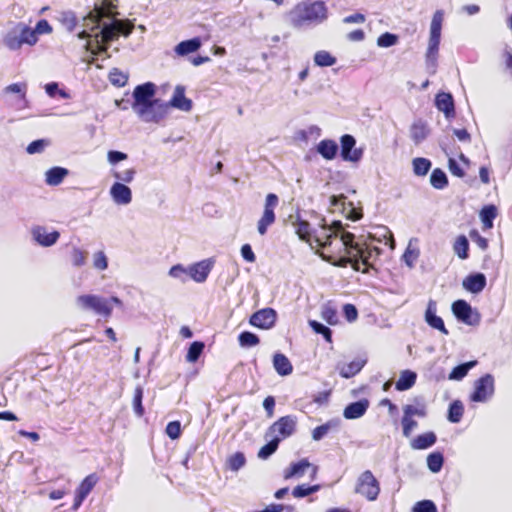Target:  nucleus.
Listing matches in <instances>:
<instances>
[{
  "mask_svg": "<svg viewBox=\"0 0 512 512\" xmlns=\"http://www.w3.org/2000/svg\"><path fill=\"white\" fill-rule=\"evenodd\" d=\"M321 316L330 325H336L338 323L337 311L330 304H326L322 307Z\"/></svg>",
  "mask_w": 512,
  "mask_h": 512,
  "instance_id": "nucleus-50",
  "label": "nucleus"
},
{
  "mask_svg": "<svg viewBox=\"0 0 512 512\" xmlns=\"http://www.w3.org/2000/svg\"><path fill=\"white\" fill-rule=\"evenodd\" d=\"M413 512H437V507L431 500L417 502L412 509Z\"/></svg>",
  "mask_w": 512,
  "mask_h": 512,
  "instance_id": "nucleus-62",
  "label": "nucleus"
},
{
  "mask_svg": "<svg viewBox=\"0 0 512 512\" xmlns=\"http://www.w3.org/2000/svg\"><path fill=\"white\" fill-rule=\"evenodd\" d=\"M443 462L444 458L440 452H433L427 457V466L433 473H437L442 469Z\"/></svg>",
  "mask_w": 512,
  "mask_h": 512,
  "instance_id": "nucleus-46",
  "label": "nucleus"
},
{
  "mask_svg": "<svg viewBox=\"0 0 512 512\" xmlns=\"http://www.w3.org/2000/svg\"><path fill=\"white\" fill-rule=\"evenodd\" d=\"M417 375L411 370L402 371L398 381L396 382V389L398 391H405L413 387L416 382Z\"/></svg>",
  "mask_w": 512,
  "mask_h": 512,
  "instance_id": "nucleus-35",
  "label": "nucleus"
},
{
  "mask_svg": "<svg viewBox=\"0 0 512 512\" xmlns=\"http://www.w3.org/2000/svg\"><path fill=\"white\" fill-rule=\"evenodd\" d=\"M169 275L173 278L181 280L182 282H185L186 276L189 274H188V269H186L185 267H183L180 264H177L170 268Z\"/></svg>",
  "mask_w": 512,
  "mask_h": 512,
  "instance_id": "nucleus-64",
  "label": "nucleus"
},
{
  "mask_svg": "<svg viewBox=\"0 0 512 512\" xmlns=\"http://www.w3.org/2000/svg\"><path fill=\"white\" fill-rule=\"evenodd\" d=\"M327 17L328 12L325 3L314 1L296 6L290 14V22L294 28H302L310 24H320Z\"/></svg>",
  "mask_w": 512,
  "mask_h": 512,
  "instance_id": "nucleus-4",
  "label": "nucleus"
},
{
  "mask_svg": "<svg viewBox=\"0 0 512 512\" xmlns=\"http://www.w3.org/2000/svg\"><path fill=\"white\" fill-rule=\"evenodd\" d=\"M369 407V401L362 399L353 403H350L343 412V416L346 419H358L363 416Z\"/></svg>",
  "mask_w": 512,
  "mask_h": 512,
  "instance_id": "nucleus-25",
  "label": "nucleus"
},
{
  "mask_svg": "<svg viewBox=\"0 0 512 512\" xmlns=\"http://www.w3.org/2000/svg\"><path fill=\"white\" fill-rule=\"evenodd\" d=\"M453 249L460 259H467L469 249L468 239L464 235L457 237L453 245Z\"/></svg>",
  "mask_w": 512,
  "mask_h": 512,
  "instance_id": "nucleus-44",
  "label": "nucleus"
},
{
  "mask_svg": "<svg viewBox=\"0 0 512 512\" xmlns=\"http://www.w3.org/2000/svg\"><path fill=\"white\" fill-rule=\"evenodd\" d=\"M99 482V477L96 473H91L87 475L79 486L75 490V497L72 509L74 511L78 510L82 505L83 501L89 495V493L94 489L96 484Z\"/></svg>",
  "mask_w": 512,
  "mask_h": 512,
  "instance_id": "nucleus-15",
  "label": "nucleus"
},
{
  "mask_svg": "<svg viewBox=\"0 0 512 512\" xmlns=\"http://www.w3.org/2000/svg\"><path fill=\"white\" fill-rule=\"evenodd\" d=\"M402 432L406 438H409L412 432L417 428L418 423L414 418L402 417Z\"/></svg>",
  "mask_w": 512,
  "mask_h": 512,
  "instance_id": "nucleus-58",
  "label": "nucleus"
},
{
  "mask_svg": "<svg viewBox=\"0 0 512 512\" xmlns=\"http://www.w3.org/2000/svg\"><path fill=\"white\" fill-rule=\"evenodd\" d=\"M330 204L332 207L340 209L347 219L356 221L362 217L361 210L355 208L352 202H346L344 195L332 196L330 198Z\"/></svg>",
  "mask_w": 512,
  "mask_h": 512,
  "instance_id": "nucleus-18",
  "label": "nucleus"
},
{
  "mask_svg": "<svg viewBox=\"0 0 512 512\" xmlns=\"http://www.w3.org/2000/svg\"><path fill=\"white\" fill-rule=\"evenodd\" d=\"M355 492L369 501L377 499L380 493V485L370 470H366L360 474L357 479Z\"/></svg>",
  "mask_w": 512,
  "mask_h": 512,
  "instance_id": "nucleus-7",
  "label": "nucleus"
},
{
  "mask_svg": "<svg viewBox=\"0 0 512 512\" xmlns=\"http://www.w3.org/2000/svg\"><path fill=\"white\" fill-rule=\"evenodd\" d=\"M311 466L307 459H302L299 462L292 463L288 468L284 470L283 477L285 480L292 478L302 477L306 470Z\"/></svg>",
  "mask_w": 512,
  "mask_h": 512,
  "instance_id": "nucleus-27",
  "label": "nucleus"
},
{
  "mask_svg": "<svg viewBox=\"0 0 512 512\" xmlns=\"http://www.w3.org/2000/svg\"><path fill=\"white\" fill-rule=\"evenodd\" d=\"M293 225L295 227L296 233L299 236V238L308 242L310 244V246H312V235L310 232V224L307 221L298 218L293 223Z\"/></svg>",
  "mask_w": 512,
  "mask_h": 512,
  "instance_id": "nucleus-39",
  "label": "nucleus"
},
{
  "mask_svg": "<svg viewBox=\"0 0 512 512\" xmlns=\"http://www.w3.org/2000/svg\"><path fill=\"white\" fill-rule=\"evenodd\" d=\"M212 267L213 261L211 259L202 260L191 265L188 268V274L195 282L203 283L206 281Z\"/></svg>",
  "mask_w": 512,
  "mask_h": 512,
  "instance_id": "nucleus-20",
  "label": "nucleus"
},
{
  "mask_svg": "<svg viewBox=\"0 0 512 512\" xmlns=\"http://www.w3.org/2000/svg\"><path fill=\"white\" fill-rule=\"evenodd\" d=\"M93 266L100 271L107 269L108 259L103 251H98L93 254Z\"/></svg>",
  "mask_w": 512,
  "mask_h": 512,
  "instance_id": "nucleus-61",
  "label": "nucleus"
},
{
  "mask_svg": "<svg viewBox=\"0 0 512 512\" xmlns=\"http://www.w3.org/2000/svg\"><path fill=\"white\" fill-rule=\"evenodd\" d=\"M354 234L350 232H343L340 239L337 241V250L340 254L338 260H335L333 256H327L324 253H319L322 259L332 263L335 266L345 267L347 264H351L355 270H360V262L363 265H369V261L372 258L377 257L381 250L376 246H370L368 244H360L354 241Z\"/></svg>",
  "mask_w": 512,
  "mask_h": 512,
  "instance_id": "nucleus-2",
  "label": "nucleus"
},
{
  "mask_svg": "<svg viewBox=\"0 0 512 512\" xmlns=\"http://www.w3.org/2000/svg\"><path fill=\"white\" fill-rule=\"evenodd\" d=\"M170 107L177 108L184 112H189L192 109V101L185 97V88L183 86H176L173 96L169 102H165Z\"/></svg>",
  "mask_w": 512,
  "mask_h": 512,
  "instance_id": "nucleus-21",
  "label": "nucleus"
},
{
  "mask_svg": "<svg viewBox=\"0 0 512 512\" xmlns=\"http://www.w3.org/2000/svg\"><path fill=\"white\" fill-rule=\"evenodd\" d=\"M398 41V36L389 32L383 33L377 39V45L380 47H391Z\"/></svg>",
  "mask_w": 512,
  "mask_h": 512,
  "instance_id": "nucleus-60",
  "label": "nucleus"
},
{
  "mask_svg": "<svg viewBox=\"0 0 512 512\" xmlns=\"http://www.w3.org/2000/svg\"><path fill=\"white\" fill-rule=\"evenodd\" d=\"M156 86L152 82L137 85L133 91L132 109L146 123H159L168 114V105L155 99Z\"/></svg>",
  "mask_w": 512,
  "mask_h": 512,
  "instance_id": "nucleus-3",
  "label": "nucleus"
},
{
  "mask_svg": "<svg viewBox=\"0 0 512 512\" xmlns=\"http://www.w3.org/2000/svg\"><path fill=\"white\" fill-rule=\"evenodd\" d=\"M136 174V170L134 168H129L123 171L113 170L112 176L117 180L116 182L131 183L134 180Z\"/></svg>",
  "mask_w": 512,
  "mask_h": 512,
  "instance_id": "nucleus-48",
  "label": "nucleus"
},
{
  "mask_svg": "<svg viewBox=\"0 0 512 512\" xmlns=\"http://www.w3.org/2000/svg\"><path fill=\"white\" fill-rule=\"evenodd\" d=\"M435 104L438 110L442 111L445 114L446 118L449 119L454 116V101L451 94L444 92L439 93L436 96Z\"/></svg>",
  "mask_w": 512,
  "mask_h": 512,
  "instance_id": "nucleus-26",
  "label": "nucleus"
},
{
  "mask_svg": "<svg viewBox=\"0 0 512 512\" xmlns=\"http://www.w3.org/2000/svg\"><path fill=\"white\" fill-rule=\"evenodd\" d=\"M314 62L320 67H330L336 63V58L333 57L329 52L321 50L315 53Z\"/></svg>",
  "mask_w": 512,
  "mask_h": 512,
  "instance_id": "nucleus-45",
  "label": "nucleus"
},
{
  "mask_svg": "<svg viewBox=\"0 0 512 512\" xmlns=\"http://www.w3.org/2000/svg\"><path fill=\"white\" fill-rule=\"evenodd\" d=\"M497 216V208L494 205L484 206L480 211V219L483 223V228L489 230L493 227V221Z\"/></svg>",
  "mask_w": 512,
  "mask_h": 512,
  "instance_id": "nucleus-36",
  "label": "nucleus"
},
{
  "mask_svg": "<svg viewBox=\"0 0 512 512\" xmlns=\"http://www.w3.org/2000/svg\"><path fill=\"white\" fill-rule=\"evenodd\" d=\"M341 157L345 161L359 162L362 158V149L355 148L356 140L352 135L345 134L341 137Z\"/></svg>",
  "mask_w": 512,
  "mask_h": 512,
  "instance_id": "nucleus-16",
  "label": "nucleus"
},
{
  "mask_svg": "<svg viewBox=\"0 0 512 512\" xmlns=\"http://www.w3.org/2000/svg\"><path fill=\"white\" fill-rule=\"evenodd\" d=\"M277 314L272 308L261 309L250 317V324L260 329H270L276 322Z\"/></svg>",
  "mask_w": 512,
  "mask_h": 512,
  "instance_id": "nucleus-17",
  "label": "nucleus"
},
{
  "mask_svg": "<svg viewBox=\"0 0 512 512\" xmlns=\"http://www.w3.org/2000/svg\"><path fill=\"white\" fill-rule=\"evenodd\" d=\"M279 199L274 193H269L266 196L264 211L261 218L257 222V231L260 235H265L268 228L275 222V208L278 206Z\"/></svg>",
  "mask_w": 512,
  "mask_h": 512,
  "instance_id": "nucleus-10",
  "label": "nucleus"
},
{
  "mask_svg": "<svg viewBox=\"0 0 512 512\" xmlns=\"http://www.w3.org/2000/svg\"><path fill=\"white\" fill-rule=\"evenodd\" d=\"M76 303L81 309L91 310L106 318L111 316L113 310L109 300L98 295H80L77 297Z\"/></svg>",
  "mask_w": 512,
  "mask_h": 512,
  "instance_id": "nucleus-6",
  "label": "nucleus"
},
{
  "mask_svg": "<svg viewBox=\"0 0 512 512\" xmlns=\"http://www.w3.org/2000/svg\"><path fill=\"white\" fill-rule=\"evenodd\" d=\"M67 175H68V170L66 168L53 167L46 172L45 181L50 186H57L63 181V179Z\"/></svg>",
  "mask_w": 512,
  "mask_h": 512,
  "instance_id": "nucleus-33",
  "label": "nucleus"
},
{
  "mask_svg": "<svg viewBox=\"0 0 512 512\" xmlns=\"http://www.w3.org/2000/svg\"><path fill=\"white\" fill-rule=\"evenodd\" d=\"M338 151V145L333 140H322L317 145V152L325 159L332 160Z\"/></svg>",
  "mask_w": 512,
  "mask_h": 512,
  "instance_id": "nucleus-32",
  "label": "nucleus"
},
{
  "mask_svg": "<svg viewBox=\"0 0 512 512\" xmlns=\"http://www.w3.org/2000/svg\"><path fill=\"white\" fill-rule=\"evenodd\" d=\"M115 0H105L106 9L95 7V9L85 17L83 26L85 29L78 34V38L87 39L85 47L93 55H99L106 52L105 43L111 42L122 34L130 35L133 30V24L129 21L119 20L114 17L112 9L116 8Z\"/></svg>",
  "mask_w": 512,
  "mask_h": 512,
  "instance_id": "nucleus-1",
  "label": "nucleus"
},
{
  "mask_svg": "<svg viewBox=\"0 0 512 512\" xmlns=\"http://www.w3.org/2000/svg\"><path fill=\"white\" fill-rule=\"evenodd\" d=\"M365 364L363 360H354L348 364H345L339 368V373L343 378H351L361 371Z\"/></svg>",
  "mask_w": 512,
  "mask_h": 512,
  "instance_id": "nucleus-38",
  "label": "nucleus"
},
{
  "mask_svg": "<svg viewBox=\"0 0 512 512\" xmlns=\"http://www.w3.org/2000/svg\"><path fill=\"white\" fill-rule=\"evenodd\" d=\"M402 410H403V417L424 418L427 416V405L422 399H419V398H416L414 400L413 404L404 405Z\"/></svg>",
  "mask_w": 512,
  "mask_h": 512,
  "instance_id": "nucleus-24",
  "label": "nucleus"
},
{
  "mask_svg": "<svg viewBox=\"0 0 512 512\" xmlns=\"http://www.w3.org/2000/svg\"><path fill=\"white\" fill-rule=\"evenodd\" d=\"M309 325L314 330V332L317 334H322L326 341L331 342L332 332L327 326L315 320H310Z\"/></svg>",
  "mask_w": 512,
  "mask_h": 512,
  "instance_id": "nucleus-59",
  "label": "nucleus"
},
{
  "mask_svg": "<svg viewBox=\"0 0 512 512\" xmlns=\"http://www.w3.org/2000/svg\"><path fill=\"white\" fill-rule=\"evenodd\" d=\"M45 91L50 97H54L58 94L63 99H69L70 94L65 90L59 89V85L56 82H50L45 85Z\"/></svg>",
  "mask_w": 512,
  "mask_h": 512,
  "instance_id": "nucleus-55",
  "label": "nucleus"
},
{
  "mask_svg": "<svg viewBox=\"0 0 512 512\" xmlns=\"http://www.w3.org/2000/svg\"><path fill=\"white\" fill-rule=\"evenodd\" d=\"M443 21L444 12L442 10H437L433 14L430 23L428 45L425 52L426 70L430 75H434L437 72Z\"/></svg>",
  "mask_w": 512,
  "mask_h": 512,
  "instance_id": "nucleus-5",
  "label": "nucleus"
},
{
  "mask_svg": "<svg viewBox=\"0 0 512 512\" xmlns=\"http://www.w3.org/2000/svg\"><path fill=\"white\" fill-rule=\"evenodd\" d=\"M32 240L39 246L48 248L55 245L59 238L60 232L57 230H49L48 227L43 225H35L31 228Z\"/></svg>",
  "mask_w": 512,
  "mask_h": 512,
  "instance_id": "nucleus-14",
  "label": "nucleus"
},
{
  "mask_svg": "<svg viewBox=\"0 0 512 512\" xmlns=\"http://www.w3.org/2000/svg\"><path fill=\"white\" fill-rule=\"evenodd\" d=\"M476 365L477 361L475 360L460 364L451 371L448 379L453 381H460L468 374L469 370Z\"/></svg>",
  "mask_w": 512,
  "mask_h": 512,
  "instance_id": "nucleus-37",
  "label": "nucleus"
},
{
  "mask_svg": "<svg viewBox=\"0 0 512 512\" xmlns=\"http://www.w3.org/2000/svg\"><path fill=\"white\" fill-rule=\"evenodd\" d=\"M109 80L113 85L123 87L128 81V75L114 68L109 73Z\"/></svg>",
  "mask_w": 512,
  "mask_h": 512,
  "instance_id": "nucleus-51",
  "label": "nucleus"
},
{
  "mask_svg": "<svg viewBox=\"0 0 512 512\" xmlns=\"http://www.w3.org/2000/svg\"><path fill=\"white\" fill-rule=\"evenodd\" d=\"M437 441L436 434L434 432H426L415 437L410 446L414 450H424L433 446Z\"/></svg>",
  "mask_w": 512,
  "mask_h": 512,
  "instance_id": "nucleus-28",
  "label": "nucleus"
},
{
  "mask_svg": "<svg viewBox=\"0 0 512 512\" xmlns=\"http://www.w3.org/2000/svg\"><path fill=\"white\" fill-rule=\"evenodd\" d=\"M273 367L281 376H288L293 371L290 360L282 353H276L273 356Z\"/></svg>",
  "mask_w": 512,
  "mask_h": 512,
  "instance_id": "nucleus-29",
  "label": "nucleus"
},
{
  "mask_svg": "<svg viewBox=\"0 0 512 512\" xmlns=\"http://www.w3.org/2000/svg\"><path fill=\"white\" fill-rule=\"evenodd\" d=\"M430 183L435 189H444L448 185L445 172L440 168L434 169L430 176Z\"/></svg>",
  "mask_w": 512,
  "mask_h": 512,
  "instance_id": "nucleus-40",
  "label": "nucleus"
},
{
  "mask_svg": "<svg viewBox=\"0 0 512 512\" xmlns=\"http://www.w3.org/2000/svg\"><path fill=\"white\" fill-rule=\"evenodd\" d=\"M202 45L200 38L195 37L189 40L180 42L175 46V53L179 56H186L190 53L196 52Z\"/></svg>",
  "mask_w": 512,
  "mask_h": 512,
  "instance_id": "nucleus-30",
  "label": "nucleus"
},
{
  "mask_svg": "<svg viewBox=\"0 0 512 512\" xmlns=\"http://www.w3.org/2000/svg\"><path fill=\"white\" fill-rule=\"evenodd\" d=\"M203 349L204 344L202 342H193L188 349L186 360L190 363L196 362L199 359L200 355L202 354Z\"/></svg>",
  "mask_w": 512,
  "mask_h": 512,
  "instance_id": "nucleus-49",
  "label": "nucleus"
},
{
  "mask_svg": "<svg viewBox=\"0 0 512 512\" xmlns=\"http://www.w3.org/2000/svg\"><path fill=\"white\" fill-rule=\"evenodd\" d=\"M4 43L10 50H18L22 46V43L20 42V38L16 30L8 33L5 36Z\"/></svg>",
  "mask_w": 512,
  "mask_h": 512,
  "instance_id": "nucleus-57",
  "label": "nucleus"
},
{
  "mask_svg": "<svg viewBox=\"0 0 512 512\" xmlns=\"http://www.w3.org/2000/svg\"><path fill=\"white\" fill-rule=\"evenodd\" d=\"M319 485H313V486H306V485H298L296 486L292 494L295 498H303L306 497L312 493H315L319 490Z\"/></svg>",
  "mask_w": 512,
  "mask_h": 512,
  "instance_id": "nucleus-54",
  "label": "nucleus"
},
{
  "mask_svg": "<svg viewBox=\"0 0 512 512\" xmlns=\"http://www.w3.org/2000/svg\"><path fill=\"white\" fill-rule=\"evenodd\" d=\"M487 284L486 276L483 273H472L464 278L463 288L470 293L479 294L484 290Z\"/></svg>",
  "mask_w": 512,
  "mask_h": 512,
  "instance_id": "nucleus-22",
  "label": "nucleus"
},
{
  "mask_svg": "<svg viewBox=\"0 0 512 512\" xmlns=\"http://www.w3.org/2000/svg\"><path fill=\"white\" fill-rule=\"evenodd\" d=\"M452 312L459 321L467 325L476 326L480 323V314L473 310L465 300L455 301L452 304Z\"/></svg>",
  "mask_w": 512,
  "mask_h": 512,
  "instance_id": "nucleus-13",
  "label": "nucleus"
},
{
  "mask_svg": "<svg viewBox=\"0 0 512 512\" xmlns=\"http://www.w3.org/2000/svg\"><path fill=\"white\" fill-rule=\"evenodd\" d=\"M495 392L494 377L485 374L474 383V391L470 395L472 402L485 403L492 398Z\"/></svg>",
  "mask_w": 512,
  "mask_h": 512,
  "instance_id": "nucleus-9",
  "label": "nucleus"
},
{
  "mask_svg": "<svg viewBox=\"0 0 512 512\" xmlns=\"http://www.w3.org/2000/svg\"><path fill=\"white\" fill-rule=\"evenodd\" d=\"M27 83L18 82L12 83L2 90V95L6 97L11 105L16 109H25L29 107V101L27 99Z\"/></svg>",
  "mask_w": 512,
  "mask_h": 512,
  "instance_id": "nucleus-8",
  "label": "nucleus"
},
{
  "mask_svg": "<svg viewBox=\"0 0 512 512\" xmlns=\"http://www.w3.org/2000/svg\"><path fill=\"white\" fill-rule=\"evenodd\" d=\"M109 194L116 205L127 206L132 202L131 189L121 182H115L110 187Z\"/></svg>",
  "mask_w": 512,
  "mask_h": 512,
  "instance_id": "nucleus-19",
  "label": "nucleus"
},
{
  "mask_svg": "<svg viewBox=\"0 0 512 512\" xmlns=\"http://www.w3.org/2000/svg\"><path fill=\"white\" fill-rule=\"evenodd\" d=\"M59 21L67 30L72 31L78 22V19L73 11H63L60 13Z\"/></svg>",
  "mask_w": 512,
  "mask_h": 512,
  "instance_id": "nucleus-47",
  "label": "nucleus"
},
{
  "mask_svg": "<svg viewBox=\"0 0 512 512\" xmlns=\"http://www.w3.org/2000/svg\"><path fill=\"white\" fill-rule=\"evenodd\" d=\"M227 463L229 469L232 471H238L245 465L246 459L242 452H236L228 458Z\"/></svg>",
  "mask_w": 512,
  "mask_h": 512,
  "instance_id": "nucleus-52",
  "label": "nucleus"
},
{
  "mask_svg": "<svg viewBox=\"0 0 512 512\" xmlns=\"http://www.w3.org/2000/svg\"><path fill=\"white\" fill-rule=\"evenodd\" d=\"M238 340H239V344L242 347H253L259 343L258 336L256 334H254L252 332H248V331L242 332L239 335Z\"/></svg>",
  "mask_w": 512,
  "mask_h": 512,
  "instance_id": "nucleus-53",
  "label": "nucleus"
},
{
  "mask_svg": "<svg viewBox=\"0 0 512 512\" xmlns=\"http://www.w3.org/2000/svg\"><path fill=\"white\" fill-rule=\"evenodd\" d=\"M142 398H143V389L141 386H137L135 388V392H134L133 406H134V411L138 416H142L144 413V408L142 406Z\"/></svg>",
  "mask_w": 512,
  "mask_h": 512,
  "instance_id": "nucleus-56",
  "label": "nucleus"
},
{
  "mask_svg": "<svg viewBox=\"0 0 512 512\" xmlns=\"http://www.w3.org/2000/svg\"><path fill=\"white\" fill-rule=\"evenodd\" d=\"M15 30L16 32H19L18 35L22 45L28 44L32 46L38 41V37L36 36L34 29H31L24 24H18Z\"/></svg>",
  "mask_w": 512,
  "mask_h": 512,
  "instance_id": "nucleus-34",
  "label": "nucleus"
},
{
  "mask_svg": "<svg viewBox=\"0 0 512 512\" xmlns=\"http://www.w3.org/2000/svg\"><path fill=\"white\" fill-rule=\"evenodd\" d=\"M464 412V407L461 401L455 400L449 406L448 420L452 423H459Z\"/></svg>",
  "mask_w": 512,
  "mask_h": 512,
  "instance_id": "nucleus-43",
  "label": "nucleus"
},
{
  "mask_svg": "<svg viewBox=\"0 0 512 512\" xmlns=\"http://www.w3.org/2000/svg\"><path fill=\"white\" fill-rule=\"evenodd\" d=\"M428 134H429L428 126L422 120H418V121L414 122L410 128V137L415 144H419L423 140H425L426 137L428 136Z\"/></svg>",
  "mask_w": 512,
  "mask_h": 512,
  "instance_id": "nucleus-31",
  "label": "nucleus"
},
{
  "mask_svg": "<svg viewBox=\"0 0 512 512\" xmlns=\"http://www.w3.org/2000/svg\"><path fill=\"white\" fill-rule=\"evenodd\" d=\"M431 161L427 158L417 157L412 161L413 172L417 176H425L431 168Z\"/></svg>",
  "mask_w": 512,
  "mask_h": 512,
  "instance_id": "nucleus-42",
  "label": "nucleus"
},
{
  "mask_svg": "<svg viewBox=\"0 0 512 512\" xmlns=\"http://www.w3.org/2000/svg\"><path fill=\"white\" fill-rule=\"evenodd\" d=\"M437 312V304L434 300H429L427 309L425 311V321L426 323L434 328L447 335L448 330L446 329L444 322L441 317L436 315Z\"/></svg>",
  "mask_w": 512,
  "mask_h": 512,
  "instance_id": "nucleus-23",
  "label": "nucleus"
},
{
  "mask_svg": "<svg viewBox=\"0 0 512 512\" xmlns=\"http://www.w3.org/2000/svg\"><path fill=\"white\" fill-rule=\"evenodd\" d=\"M342 223L340 221H334L331 226L323 225L319 232H315L312 237V248L315 243L316 247L327 248L333 246V238L337 237V234L342 231Z\"/></svg>",
  "mask_w": 512,
  "mask_h": 512,
  "instance_id": "nucleus-11",
  "label": "nucleus"
},
{
  "mask_svg": "<svg viewBox=\"0 0 512 512\" xmlns=\"http://www.w3.org/2000/svg\"><path fill=\"white\" fill-rule=\"evenodd\" d=\"M418 256L419 251L416 248H412L410 243L404 252L403 260L406 263V265L411 268L414 266V263L416 262Z\"/></svg>",
  "mask_w": 512,
  "mask_h": 512,
  "instance_id": "nucleus-63",
  "label": "nucleus"
},
{
  "mask_svg": "<svg viewBox=\"0 0 512 512\" xmlns=\"http://www.w3.org/2000/svg\"><path fill=\"white\" fill-rule=\"evenodd\" d=\"M271 437V440L259 450L258 457L260 459L265 460L269 458L277 450L279 443L281 442V437Z\"/></svg>",
  "mask_w": 512,
  "mask_h": 512,
  "instance_id": "nucleus-41",
  "label": "nucleus"
},
{
  "mask_svg": "<svg viewBox=\"0 0 512 512\" xmlns=\"http://www.w3.org/2000/svg\"><path fill=\"white\" fill-rule=\"evenodd\" d=\"M297 426V418L293 415H287L279 418L268 429L266 437L278 436L282 439L288 438L294 434Z\"/></svg>",
  "mask_w": 512,
  "mask_h": 512,
  "instance_id": "nucleus-12",
  "label": "nucleus"
}]
</instances>
